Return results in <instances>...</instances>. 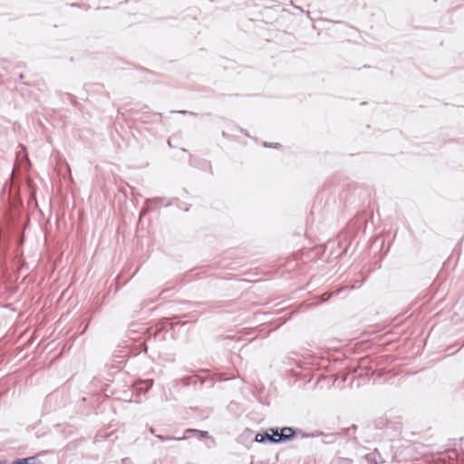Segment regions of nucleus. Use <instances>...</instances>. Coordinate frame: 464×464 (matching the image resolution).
I'll list each match as a JSON object with an SVG mask.
<instances>
[{
    "instance_id": "obj_12",
    "label": "nucleus",
    "mask_w": 464,
    "mask_h": 464,
    "mask_svg": "<svg viewBox=\"0 0 464 464\" xmlns=\"http://www.w3.org/2000/svg\"><path fill=\"white\" fill-rule=\"evenodd\" d=\"M170 204H171L170 202H167V203L165 204V206H166V207H168V206H170Z\"/></svg>"
},
{
    "instance_id": "obj_7",
    "label": "nucleus",
    "mask_w": 464,
    "mask_h": 464,
    "mask_svg": "<svg viewBox=\"0 0 464 464\" xmlns=\"http://www.w3.org/2000/svg\"><path fill=\"white\" fill-rule=\"evenodd\" d=\"M366 464H378L377 461L372 459L369 455L365 457Z\"/></svg>"
},
{
    "instance_id": "obj_9",
    "label": "nucleus",
    "mask_w": 464,
    "mask_h": 464,
    "mask_svg": "<svg viewBox=\"0 0 464 464\" xmlns=\"http://www.w3.org/2000/svg\"><path fill=\"white\" fill-rule=\"evenodd\" d=\"M123 464H126V462H130V459L126 458L122 459Z\"/></svg>"
},
{
    "instance_id": "obj_5",
    "label": "nucleus",
    "mask_w": 464,
    "mask_h": 464,
    "mask_svg": "<svg viewBox=\"0 0 464 464\" xmlns=\"http://www.w3.org/2000/svg\"><path fill=\"white\" fill-rule=\"evenodd\" d=\"M156 437L159 440H160L161 441L173 440H185L187 438V436H183L181 438H174V437H165V436H162V435H156Z\"/></svg>"
},
{
    "instance_id": "obj_4",
    "label": "nucleus",
    "mask_w": 464,
    "mask_h": 464,
    "mask_svg": "<svg viewBox=\"0 0 464 464\" xmlns=\"http://www.w3.org/2000/svg\"><path fill=\"white\" fill-rule=\"evenodd\" d=\"M13 464H44L42 461L34 457H29L24 459H18L13 462Z\"/></svg>"
},
{
    "instance_id": "obj_2",
    "label": "nucleus",
    "mask_w": 464,
    "mask_h": 464,
    "mask_svg": "<svg viewBox=\"0 0 464 464\" xmlns=\"http://www.w3.org/2000/svg\"><path fill=\"white\" fill-rule=\"evenodd\" d=\"M165 199L163 198H160V197H157V198H150V199H147L145 201V204H144V207L142 208L141 211H140V216H143L145 215L146 213L150 212L152 210V205L155 203V204H160V203H162Z\"/></svg>"
},
{
    "instance_id": "obj_1",
    "label": "nucleus",
    "mask_w": 464,
    "mask_h": 464,
    "mask_svg": "<svg viewBox=\"0 0 464 464\" xmlns=\"http://www.w3.org/2000/svg\"><path fill=\"white\" fill-rule=\"evenodd\" d=\"M296 434L297 430L291 427H284L280 430L277 428H270L263 432L257 433L255 440L259 443H285L292 440Z\"/></svg>"
},
{
    "instance_id": "obj_11",
    "label": "nucleus",
    "mask_w": 464,
    "mask_h": 464,
    "mask_svg": "<svg viewBox=\"0 0 464 464\" xmlns=\"http://www.w3.org/2000/svg\"><path fill=\"white\" fill-rule=\"evenodd\" d=\"M150 432L151 434H154V429H153V428H150Z\"/></svg>"
},
{
    "instance_id": "obj_6",
    "label": "nucleus",
    "mask_w": 464,
    "mask_h": 464,
    "mask_svg": "<svg viewBox=\"0 0 464 464\" xmlns=\"http://www.w3.org/2000/svg\"><path fill=\"white\" fill-rule=\"evenodd\" d=\"M299 432H300L302 438H310V437L314 438V437H318L323 434L322 432H319V431H315V432H313L310 434L302 432L301 430H299Z\"/></svg>"
},
{
    "instance_id": "obj_3",
    "label": "nucleus",
    "mask_w": 464,
    "mask_h": 464,
    "mask_svg": "<svg viewBox=\"0 0 464 464\" xmlns=\"http://www.w3.org/2000/svg\"><path fill=\"white\" fill-rule=\"evenodd\" d=\"M185 434H193L199 440L208 437V431L199 430L196 429H188L185 430Z\"/></svg>"
},
{
    "instance_id": "obj_8",
    "label": "nucleus",
    "mask_w": 464,
    "mask_h": 464,
    "mask_svg": "<svg viewBox=\"0 0 464 464\" xmlns=\"http://www.w3.org/2000/svg\"><path fill=\"white\" fill-rule=\"evenodd\" d=\"M171 112H177V113H180V114H190V115H196V113L192 112V111H172Z\"/></svg>"
},
{
    "instance_id": "obj_10",
    "label": "nucleus",
    "mask_w": 464,
    "mask_h": 464,
    "mask_svg": "<svg viewBox=\"0 0 464 464\" xmlns=\"http://www.w3.org/2000/svg\"><path fill=\"white\" fill-rule=\"evenodd\" d=\"M278 146H279V144H278V143H275V144H274V145H272L271 147H273V148H277Z\"/></svg>"
}]
</instances>
